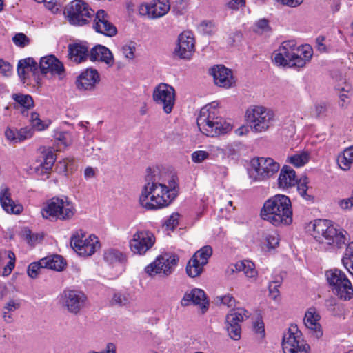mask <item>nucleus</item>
Wrapping results in <instances>:
<instances>
[{
    "instance_id": "obj_38",
    "label": "nucleus",
    "mask_w": 353,
    "mask_h": 353,
    "mask_svg": "<svg viewBox=\"0 0 353 353\" xmlns=\"http://www.w3.org/2000/svg\"><path fill=\"white\" fill-rule=\"evenodd\" d=\"M12 99L15 101L17 105L25 109H30L34 105V101L29 94L14 93L12 94Z\"/></svg>"
},
{
    "instance_id": "obj_54",
    "label": "nucleus",
    "mask_w": 353,
    "mask_h": 353,
    "mask_svg": "<svg viewBox=\"0 0 353 353\" xmlns=\"http://www.w3.org/2000/svg\"><path fill=\"white\" fill-rule=\"evenodd\" d=\"M281 283V279H278L271 281L269 284V294L270 297L274 300H276L279 295L278 288L280 286Z\"/></svg>"
},
{
    "instance_id": "obj_1",
    "label": "nucleus",
    "mask_w": 353,
    "mask_h": 353,
    "mask_svg": "<svg viewBox=\"0 0 353 353\" xmlns=\"http://www.w3.org/2000/svg\"><path fill=\"white\" fill-rule=\"evenodd\" d=\"M178 184L173 178L168 185L153 179H148L143 186L139 196L140 205L149 210H155L168 206L176 197Z\"/></svg>"
},
{
    "instance_id": "obj_29",
    "label": "nucleus",
    "mask_w": 353,
    "mask_h": 353,
    "mask_svg": "<svg viewBox=\"0 0 353 353\" xmlns=\"http://www.w3.org/2000/svg\"><path fill=\"white\" fill-rule=\"evenodd\" d=\"M297 183L295 171L288 165H284L278 178V186L281 189H287Z\"/></svg>"
},
{
    "instance_id": "obj_62",
    "label": "nucleus",
    "mask_w": 353,
    "mask_h": 353,
    "mask_svg": "<svg viewBox=\"0 0 353 353\" xmlns=\"http://www.w3.org/2000/svg\"><path fill=\"white\" fill-rule=\"evenodd\" d=\"M55 137L64 145H68L71 143L70 134L67 132L57 133Z\"/></svg>"
},
{
    "instance_id": "obj_15",
    "label": "nucleus",
    "mask_w": 353,
    "mask_h": 353,
    "mask_svg": "<svg viewBox=\"0 0 353 353\" xmlns=\"http://www.w3.org/2000/svg\"><path fill=\"white\" fill-rule=\"evenodd\" d=\"M71 245L81 256H89L99 248L98 238L94 235L86 236L81 230L76 232L71 238Z\"/></svg>"
},
{
    "instance_id": "obj_52",
    "label": "nucleus",
    "mask_w": 353,
    "mask_h": 353,
    "mask_svg": "<svg viewBox=\"0 0 353 353\" xmlns=\"http://www.w3.org/2000/svg\"><path fill=\"white\" fill-rule=\"evenodd\" d=\"M34 130L32 128L25 127L18 130V141L21 142L24 140L31 138L33 136Z\"/></svg>"
},
{
    "instance_id": "obj_13",
    "label": "nucleus",
    "mask_w": 353,
    "mask_h": 353,
    "mask_svg": "<svg viewBox=\"0 0 353 353\" xmlns=\"http://www.w3.org/2000/svg\"><path fill=\"white\" fill-rule=\"evenodd\" d=\"M86 295L77 290H64L59 295V303L69 312L77 314L85 306Z\"/></svg>"
},
{
    "instance_id": "obj_23",
    "label": "nucleus",
    "mask_w": 353,
    "mask_h": 353,
    "mask_svg": "<svg viewBox=\"0 0 353 353\" xmlns=\"http://www.w3.org/2000/svg\"><path fill=\"white\" fill-rule=\"evenodd\" d=\"M100 81L98 71L94 68H87L77 79V87L80 90L93 91Z\"/></svg>"
},
{
    "instance_id": "obj_31",
    "label": "nucleus",
    "mask_w": 353,
    "mask_h": 353,
    "mask_svg": "<svg viewBox=\"0 0 353 353\" xmlns=\"http://www.w3.org/2000/svg\"><path fill=\"white\" fill-rule=\"evenodd\" d=\"M41 158V163L39 167L37 168L36 172L38 173V174L42 176L46 175V177L48 178L50 172L55 161L54 154L52 150H47L43 152Z\"/></svg>"
},
{
    "instance_id": "obj_17",
    "label": "nucleus",
    "mask_w": 353,
    "mask_h": 353,
    "mask_svg": "<svg viewBox=\"0 0 353 353\" xmlns=\"http://www.w3.org/2000/svg\"><path fill=\"white\" fill-rule=\"evenodd\" d=\"M17 73L23 84L36 83L40 85V74L36 61L32 57L21 59L17 64Z\"/></svg>"
},
{
    "instance_id": "obj_27",
    "label": "nucleus",
    "mask_w": 353,
    "mask_h": 353,
    "mask_svg": "<svg viewBox=\"0 0 353 353\" xmlns=\"http://www.w3.org/2000/svg\"><path fill=\"white\" fill-rule=\"evenodd\" d=\"M89 59L92 61L105 63L108 67H112L114 63L112 52L102 45H97L91 49Z\"/></svg>"
},
{
    "instance_id": "obj_8",
    "label": "nucleus",
    "mask_w": 353,
    "mask_h": 353,
    "mask_svg": "<svg viewBox=\"0 0 353 353\" xmlns=\"http://www.w3.org/2000/svg\"><path fill=\"white\" fill-rule=\"evenodd\" d=\"M280 170V164L270 157H256L250 161V178L254 181H263L274 176Z\"/></svg>"
},
{
    "instance_id": "obj_22",
    "label": "nucleus",
    "mask_w": 353,
    "mask_h": 353,
    "mask_svg": "<svg viewBox=\"0 0 353 353\" xmlns=\"http://www.w3.org/2000/svg\"><path fill=\"white\" fill-rule=\"evenodd\" d=\"M93 28L98 33L106 37H113L117 34V28L110 21L109 16L103 10H99L93 22Z\"/></svg>"
},
{
    "instance_id": "obj_12",
    "label": "nucleus",
    "mask_w": 353,
    "mask_h": 353,
    "mask_svg": "<svg viewBox=\"0 0 353 353\" xmlns=\"http://www.w3.org/2000/svg\"><path fill=\"white\" fill-rule=\"evenodd\" d=\"M282 347L284 353H310V349L296 325H292L284 334Z\"/></svg>"
},
{
    "instance_id": "obj_25",
    "label": "nucleus",
    "mask_w": 353,
    "mask_h": 353,
    "mask_svg": "<svg viewBox=\"0 0 353 353\" xmlns=\"http://www.w3.org/2000/svg\"><path fill=\"white\" fill-rule=\"evenodd\" d=\"M0 203L2 208L10 214H19L23 210L22 205L11 199L10 190L6 185L0 187Z\"/></svg>"
},
{
    "instance_id": "obj_18",
    "label": "nucleus",
    "mask_w": 353,
    "mask_h": 353,
    "mask_svg": "<svg viewBox=\"0 0 353 353\" xmlns=\"http://www.w3.org/2000/svg\"><path fill=\"white\" fill-rule=\"evenodd\" d=\"M250 313L243 308H237L231 310L230 312L226 316V329L232 339H240L241 329L239 323L248 319Z\"/></svg>"
},
{
    "instance_id": "obj_55",
    "label": "nucleus",
    "mask_w": 353,
    "mask_h": 353,
    "mask_svg": "<svg viewBox=\"0 0 353 353\" xmlns=\"http://www.w3.org/2000/svg\"><path fill=\"white\" fill-rule=\"evenodd\" d=\"M270 30V26L268 21L266 19H260L255 24L254 31L257 33L262 34L263 32H268Z\"/></svg>"
},
{
    "instance_id": "obj_34",
    "label": "nucleus",
    "mask_w": 353,
    "mask_h": 353,
    "mask_svg": "<svg viewBox=\"0 0 353 353\" xmlns=\"http://www.w3.org/2000/svg\"><path fill=\"white\" fill-rule=\"evenodd\" d=\"M279 235L274 230L266 231L263 234L261 241L263 248L267 251H271L279 245Z\"/></svg>"
},
{
    "instance_id": "obj_9",
    "label": "nucleus",
    "mask_w": 353,
    "mask_h": 353,
    "mask_svg": "<svg viewBox=\"0 0 353 353\" xmlns=\"http://www.w3.org/2000/svg\"><path fill=\"white\" fill-rule=\"evenodd\" d=\"M64 14L71 25L83 26L91 21L94 12L83 0H74L66 6Z\"/></svg>"
},
{
    "instance_id": "obj_32",
    "label": "nucleus",
    "mask_w": 353,
    "mask_h": 353,
    "mask_svg": "<svg viewBox=\"0 0 353 353\" xmlns=\"http://www.w3.org/2000/svg\"><path fill=\"white\" fill-rule=\"evenodd\" d=\"M103 259L109 265H117L125 263L127 261V257L119 250L110 248L104 252Z\"/></svg>"
},
{
    "instance_id": "obj_42",
    "label": "nucleus",
    "mask_w": 353,
    "mask_h": 353,
    "mask_svg": "<svg viewBox=\"0 0 353 353\" xmlns=\"http://www.w3.org/2000/svg\"><path fill=\"white\" fill-rule=\"evenodd\" d=\"M309 154L307 152L295 154L289 157V162L296 167H301L307 163Z\"/></svg>"
},
{
    "instance_id": "obj_6",
    "label": "nucleus",
    "mask_w": 353,
    "mask_h": 353,
    "mask_svg": "<svg viewBox=\"0 0 353 353\" xmlns=\"http://www.w3.org/2000/svg\"><path fill=\"white\" fill-rule=\"evenodd\" d=\"M245 118L252 132L261 133L274 126L275 114L266 107L252 105L247 109Z\"/></svg>"
},
{
    "instance_id": "obj_58",
    "label": "nucleus",
    "mask_w": 353,
    "mask_h": 353,
    "mask_svg": "<svg viewBox=\"0 0 353 353\" xmlns=\"http://www.w3.org/2000/svg\"><path fill=\"white\" fill-rule=\"evenodd\" d=\"M12 40L15 45L19 47H24L29 43L28 38L23 33H17L13 37Z\"/></svg>"
},
{
    "instance_id": "obj_41",
    "label": "nucleus",
    "mask_w": 353,
    "mask_h": 353,
    "mask_svg": "<svg viewBox=\"0 0 353 353\" xmlns=\"http://www.w3.org/2000/svg\"><path fill=\"white\" fill-rule=\"evenodd\" d=\"M130 302L129 295L126 293L115 292L110 301L112 305L126 306Z\"/></svg>"
},
{
    "instance_id": "obj_43",
    "label": "nucleus",
    "mask_w": 353,
    "mask_h": 353,
    "mask_svg": "<svg viewBox=\"0 0 353 353\" xmlns=\"http://www.w3.org/2000/svg\"><path fill=\"white\" fill-rule=\"evenodd\" d=\"M337 163L342 170H347L353 163V160L350 157L349 153H347L345 150L341 154L339 155L337 158Z\"/></svg>"
},
{
    "instance_id": "obj_60",
    "label": "nucleus",
    "mask_w": 353,
    "mask_h": 353,
    "mask_svg": "<svg viewBox=\"0 0 353 353\" xmlns=\"http://www.w3.org/2000/svg\"><path fill=\"white\" fill-rule=\"evenodd\" d=\"M245 6V0H230L226 6L232 10H238L240 8Z\"/></svg>"
},
{
    "instance_id": "obj_57",
    "label": "nucleus",
    "mask_w": 353,
    "mask_h": 353,
    "mask_svg": "<svg viewBox=\"0 0 353 353\" xmlns=\"http://www.w3.org/2000/svg\"><path fill=\"white\" fill-rule=\"evenodd\" d=\"M253 330L259 334L261 338L265 336L264 324L261 319L257 318L256 320L253 323Z\"/></svg>"
},
{
    "instance_id": "obj_53",
    "label": "nucleus",
    "mask_w": 353,
    "mask_h": 353,
    "mask_svg": "<svg viewBox=\"0 0 353 353\" xmlns=\"http://www.w3.org/2000/svg\"><path fill=\"white\" fill-rule=\"evenodd\" d=\"M208 153L210 154L211 159H214L219 157L224 158L225 156V151L223 148L216 145H210L208 147Z\"/></svg>"
},
{
    "instance_id": "obj_37",
    "label": "nucleus",
    "mask_w": 353,
    "mask_h": 353,
    "mask_svg": "<svg viewBox=\"0 0 353 353\" xmlns=\"http://www.w3.org/2000/svg\"><path fill=\"white\" fill-rule=\"evenodd\" d=\"M203 264L192 256L186 265V272L190 277H196L203 272Z\"/></svg>"
},
{
    "instance_id": "obj_50",
    "label": "nucleus",
    "mask_w": 353,
    "mask_h": 353,
    "mask_svg": "<svg viewBox=\"0 0 353 353\" xmlns=\"http://www.w3.org/2000/svg\"><path fill=\"white\" fill-rule=\"evenodd\" d=\"M135 49V43L130 42L129 43L123 46L121 48V51L126 59L132 60L134 58Z\"/></svg>"
},
{
    "instance_id": "obj_47",
    "label": "nucleus",
    "mask_w": 353,
    "mask_h": 353,
    "mask_svg": "<svg viewBox=\"0 0 353 353\" xmlns=\"http://www.w3.org/2000/svg\"><path fill=\"white\" fill-rule=\"evenodd\" d=\"M179 214L178 213H172L163 224L165 230L173 231L179 224Z\"/></svg>"
},
{
    "instance_id": "obj_19",
    "label": "nucleus",
    "mask_w": 353,
    "mask_h": 353,
    "mask_svg": "<svg viewBox=\"0 0 353 353\" xmlns=\"http://www.w3.org/2000/svg\"><path fill=\"white\" fill-rule=\"evenodd\" d=\"M170 9L168 0H154L148 4L141 5L139 12L141 15L154 19L165 15Z\"/></svg>"
},
{
    "instance_id": "obj_45",
    "label": "nucleus",
    "mask_w": 353,
    "mask_h": 353,
    "mask_svg": "<svg viewBox=\"0 0 353 353\" xmlns=\"http://www.w3.org/2000/svg\"><path fill=\"white\" fill-rule=\"evenodd\" d=\"M44 268V265L41 264V259L38 262L31 263L28 268V274L30 277L35 279Z\"/></svg>"
},
{
    "instance_id": "obj_26",
    "label": "nucleus",
    "mask_w": 353,
    "mask_h": 353,
    "mask_svg": "<svg viewBox=\"0 0 353 353\" xmlns=\"http://www.w3.org/2000/svg\"><path fill=\"white\" fill-rule=\"evenodd\" d=\"M321 316L314 307L309 308L305 314L304 324L310 333L316 339L323 336V330L319 323Z\"/></svg>"
},
{
    "instance_id": "obj_49",
    "label": "nucleus",
    "mask_w": 353,
    "mask_h": 353,
    "mask_svg": "<svg viewBox=\"0 0 353 353\" xmlns=\"http://www.w3.org/2000/svg\"><path fill=\"white\" fill-rule=\"evenodd\" d=\"M30 122L32 128L39 131L43 130L48 126V124L44 123L40 119L39 114L37 112H32L31 114Z\"/></svg>"
},
{
    "instance_id": "obj_40",
    "label": "nucleus",
    "mask_w": 353,
    "mask_h": 353,
    "mask_svg": "<svg viewBox=\"0 0 353 353\" xmlns=\"http://www.w3.org/2000/svg\"><path fill=\"white\" fill-rule=\"evenodd\" d=\"M212 254V248L209 245H205L196 252L192 256L199 260L201 264L205 265L208 263V259Z\"/></svg>"
},
{
    "instance_id": "obj_3",
    "label": "nucleus",
    "mask_w": 353,
    "mask_h": 353,
    "mask_svg": "<svg viewBox=\"0 0 353 353\" xmlns=\"http://www.w3.org/2000/svg\"><path fill=\"white\" fill-rule=\"evenodd\" d=\"M261 216L275 226L290 224L292 222L290 199L283 194H276L270 197L264 203Z\"/></svg>"
},
{
    "instance_id": "obj_24",
    "label": "nucleus",
    "mask_w": 353,
    "mask_h": 353,
    "mask_svg": "<svg viewBox=\"0 0 353 353\" xmlns=\"http://www.w3.org/2000/svg\"><path fill=\"white\" fill-rule=\"evenodd\" d=\"M210 74L213 77L214 83L219 87L229 88L235 83L232 70L224 65L214 66L210 70Z\"/></svg>"
},
{
    "instance_id": "obj_36",
    "label": "nucleus",
    "mask_w": 353,
    "mask_h": 353,
    "mask_svg": "<svg viewBox=\"0 0 353 353\" xmlns=\"http://www.w3.org/2000/svg\"><path fill=\"white\" fill-rule=\"evenodd\" d=\"M9 259L10 261L3 268V274L8 275L11 273L12 270L14 268L15 263V255L12 251H3L0 252V268L4 263V260Z\"/></svg>"
},
{
    "instance_id": "obj_35",
    "label": "nucleus",
    "mask_w": 353,
    "mask_h": 353,
    "mask_svg": "<svg viewBox=\"0 0 353 353\" xmlns=\"http://www.w3.org/2000/svg\"><path fill=\"white\" fill-rule=\"evenodd\" d=\"M236 270L243 272L245 275L250 279H256L257 271L255 270L254 264L250 261H241L236 262L235 266Z\"/></svg>"
},
{
    "instance_id": "obj_20",
    "label": "nucleus",
    "mask_w": 353,
    "mask_h": 353,
    "mask_svg": "<svg viewBox=\"0 0 353 353\" xmlns=\"http://www.w3.org/2000/svg\"><path fill=\"white\" fill-rule=\"evenodd\" d=\"M194 52V38L192 32L185 31L179 35L174 54L181 59H189Z\"/></svg>"
},
{
    "instance_id": "obj_28",
    "label": "nucleus",
    "mask_w": 353,
    "mask_h": 353,
    "mask_svg": "<svg viewBox=\"0 0 353 353\" xmlns=\"http://www.w3.org/2000/svg\"><path fill=\"white\" fill-rule=\"evenodd\" d=\"M42 74L48 72L60 74L63 72V65L54 55L42 57L39 62V68Z\"/></svg>"
},
{
    "instance_id": "obj_16",
    "label": "nucleus",
    "mask_w": 353,
    "mask_h": 353,
    "mask_svg": "<svg viewBox=\"0 0 353 353\" xmlns=\"http://www.w3.org/2000/svg\"><path fill=\"white\" fill-rule=\"evenodd\" d=\"M152 99L157 105L161 106L165 114H170L175 103V90L167 83H161L154 88Z\"/></svg>"
},
{
    "instance_id": "obj_33",
    "label": "nucleus",
    "mask_w": 353,
    "mask_h": 353,
    "mask_svg": "<svg viewBox=\"0 0 353 353\" xmlns=\"http://www.w3.org/2000/svg\"><path fill=\"white\" fill-rule=\"evenodd\" d=\"M41 264L44 268L56 271L63 270L65 263L60 255H51L41 259Z\"/></svg>"
},
{
    "instance_id": "obj_48",
    "label": "nucleus",
    "mask_w": 353,
    "mask_h": 353,
    "mask_svg": "<svg viewBox=\"0 0 353 353\" xmlns=\"http://www.w3.org/2000/svg\"><path fill=\"white\" fill-rule=\"evenodd\" d=\"M30 122L32 128L39 131L43 130L48 126V124L44 123L40 119L39 114L37 112H32L31 114Z\"/></svg>"
},
{
    "instance_id": "obj_21",
    "label": "nucleus",
    "mask_w": 353,
    "mask_h": 353,
    "mask_svg": "<svg viewBox=\"0 0 353 353\" xmlns=\"http://www.w3.org/2000/svg\"><path fill=\"white\" fill-rule=\"evenodd\" d=\"M191 304L199 305L201 310V313H205L209 307V301L205 292L199 288H194L185 292L181 300V305L185 307Z\"/></svg>"
},
{
    "instance_id": "obj_10",
    "label": "nucleus",
    "mask_w": 353,
    "mask_h": 353,
    "mask_svg": "<svg viewBox=\"0 0 353 353\" xmlns=\"http://www.w3.org/2000/svg\"><path fill=\"white\" fill-rule=\"evenodd\" d=\"M325 276L332 290L344 301L353 297V288L345 274L339 269H332L325 272Z\"/></svg>"
},
{
    "instance_id": "obj_44",
    "label": "nucleus",
    "mask_w": 353,
    "mask_h": 353,
    "mask_svg": "<svg viewBox=\"0 0 353 353\" xmlns=\"http://www.w3.org/2000/svg\"><path fill=\"white\" fill-rule=\"evenodd\" d=\"M307 183L308 181L307 177L300 179L299 181H297V191L301 197L306 201H310L312 199V196L307 192L308 190Z\"/></svg>"
},
{
    "instance_id": "obj_2",
    "label": "nucleus",
    "mask_w": 353,
    "mask_h": 353,
    "mask_svg": "<svg viewBox=\"0 0 353 353\" xmlns=\"http://www.w3.org/2000/svg\"><path fill=\"white\" fill-rule=\"evenodd\" d=\"M313 50L310 46H297L294 40L283 41L274 52L272 59L279 66L303 68L312 59Z\"/></svg>"
},
{
    "instance_id": "obj_14",
    "label": "nucleus",
    "mask_w": 353,
    "mask_h": 353,
    "mask_svg": "<svg viewBox=\"0 0 353 353\" xmlns=\"http://www.w3.org/2000/svg\"><path fill=\"white\" fill-rule=\"evenodd\" d=\"M155 242L156 238L152 232L138 230L129 241V247L133 254L142 256L153 247Z\"/></svg>"
},
{
    "instance_id": "obj_63",
    "label": "nucleus",
    "mask_w": 353,
    "mask_h": 353,
    "mask_svg": "<svg viewBox=\"0 0 353 353\" xmlns=\"http://www.w3.org/2000/svg\"><path fill=\"white\" fill-rule=\"evenodd\" d=\"M327 110V105L325 103L322 102L320 103H317L314 105V110H313V114L316 117H319L322 116Z\"/></svg>"
},
{
    "instance_id": "obj_30",
    "label": "nucleus",
    "mask_w": 353,
    "mask_h": 353,
    "mask_svg": "<svg viewBox=\"0 0 353 353\" xmlns=\"http://www.w3.org/2000/svg\"><path fill=\"white\" fill-rule=\"evenodd\" d=\"M69 58L75 63H79L89 58L88 47L83 43H73L68 46Z\"/></svg>"
},
{
    "instance_id": "obj_11",
    "label": "nucleus",
    "mask_w": 353,
    "mask_h": 353,
    "mask_svg": "<svg viewBox=\"0 0 353 353\" xmlns=\"http://www.w3.org/2000/svg\"><path fill=\"white\" fill-rule=\"evenodd\" d=\"M179 261V257L170 252H164L145 268V272L150 276L159 275L167 277L174 271Z\"/></svg>"
},
{
    "instance_id": "obj_39",
    "label": "nucleus",
    "mask_w": 353,
    "mask_h": 353,
    "mask_svg": "<svg viewBox=\"0 0 353 353\" xmlns=\"http://www.w3.org/2000/svg\"><path fill=\"white\" fill-rule=\"evenodd\" d=\"M20 307V303L14 300L9 301L3 307V318L7 323L12 321V312L18 310Z\"/></svg>"
},
{
    "instance_id": "obj_46",
    "label": "nucleus",
    "mask_w": 353,
    "mask_h": 353,
    "mask_svg": "<svg viewBox=\"0 0 353 353\" xmlns=\"http://www.w3.org/2000/svg\"><path fill=\"white\" fill-rule=\"evenodd\" d=\"M210 158V154L205 150H196L191 154V159L195 163H201Z\"/></svg>"
},
{
    "instance_id": "obj_59",
    "label": "nucleus",
    "mask_w": 353,
    "mask_h": 353,
    "mask_svg": "<svg viewBox=\"0 0 353 353\" xmlns=\"http://www.w3.org/2000/svg\"><path fill=\"white\" fill-rule=\"evenodd\" d=\"M12 67L8 61L0 59V73L4 76H9L12 73Z\"/></svg>"
},
{
    "instance_id": "obj_5",
    "label": "nucleus",
    "mask_w": 353,
    "mask_h": 353,
    "mask_svg": "<svg viewBox=\"0 0 353 353\" xmlns=\"http://www.w3.org/2000/svg\"><path fill=\"white\" fill-rule=\"evenodd\" d=\"M217 105L216 101L205 105L201 109L197 118L200 131L208 137H217L232 130L231 125L219 115Z\"/></svg>"
},
{
    "instance_id": "obj_56",
    "label": "nucleus",
    "mask_w": 353,
    "mask_h": 353,
    "mask_svg": "<svg viewBox=\"0 0 353 353\" xmlns=\"http://www.w3.org/2000/svg\"><path fill=\"white\" fill-rule=\"evenodd\" d=\"M217 301L223 305L228 306V307H232L235 306L236 300L231 294H225L224 296H218Z\"/></svg>"
},
{
    "instance_id": "obj_4",
    "label": "nucleus",
    "mask_w": 353,
    "mask_h": 353,
    "mask_svg": "<svg viewBox=\"0 0 353 353\" xmlns=\"http://www.w3.org/2000/svg\"><path fill=\"white\" fill-rule=\"evenodd\" d=\"M312 236L319 243L333 249L342 248L348 241L347 231L327 219L314 221Z\"/></svg>"
},
{
    "instance_id": "obj_51",
    "label": "nucleus",
    "mask_w": 353,
    "mask_h": 353,
    "mask_svg": "<svg viewBox=\"0 0 353 353\" xmlns=\"http://www.w3.org/2000/svg\"><path fill=\"white\" fill-rule=\"evenodd\" d=\"M37 3H43L46 8L50 10L52 13L57 14L61 12L59 4L57 3L56 0H34Z\"/></svg>"
},
{
    "instance_id": "obj_64",
    "label": "nucleus",
    "mask_w": 353,
    "mask_h": 353,
    "mask_svg": "<svg viewBox=\"0 0 353 353\" xmlns=\"http://www.w3.org/2000/svg\"><path fill=\"white\" fill-rule=\"evenodd\" d=\"M345 259H350V261H352L353 262V242H351L347 244L345 254L342 259V263L345 266Z\"/></svg>"
},
{
    "instance_id": "obj_7",
    "label": "nucleus",
    "mask_w": 353,
    "mask_h": 353,
    "mask_svg": "<svg viewBox=\"0 0 353 353\" xmlns=\"http://www.w3.org/2000/svg\"><path fill=\"white\" fill-rule=\"evenodd\" d=\"M75 212L73 203L68 198L53 197L42 208L41 214L44 219L51 221L68 220L74 216Z\"/></svg>"
},
{
    "instance_id": "obj_61",
    "label": "nucleus",
    "mask_w": 353,
    "mask_h": 353,
    "mask_svg": "<svg viewBox=\"0 0 353 353\" xmlns=\"http://www.w3.org/2000/svg\"><path fill=\"white\" fill-rule=\"evenodd\" d=\"M6 139L12 143H19L18 141V130L11 128H8L5 132Z\"/></svg>"
}]
</instances>
